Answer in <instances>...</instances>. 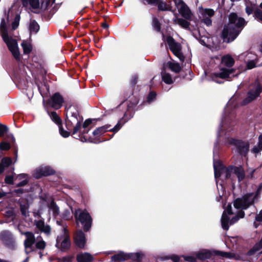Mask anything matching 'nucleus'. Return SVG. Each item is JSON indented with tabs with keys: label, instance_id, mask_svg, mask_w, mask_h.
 <instances>
[{
	"label": "nucleus",
	"instance_id": "42",
	"mask_svg": "<svg viewBox=\"0 0 262 262\" xmlns=\"http://www.w3.org/2000/svg\"><path fill=\"white\" fill-rule=\"evenodd\" d=\"M138 75L137 74H134L132 76L130 80L129 81L130 88L128 90H133L134 91V88L138 81Z\"/></svg>",
	"mask_w": 262,
	"mask_h": 262
},
{
	"label": "nucleus",
	"instance_id": "55",
	"mask_svg": "<svg viewBox=\"0 0 262 262\" xmlns=\"http://www.w3.org/2000/svg\"><path fill=\"white\" fill-rule=\"evenodd\" d=\"M61 216L63 219L66 220H70L72 218L70 210L68 209L64 210Z\"/></svg>",
	"mask_w": 262,
	"mask_h": 262
},
{
	"label": "nucleus",
	"instance_id": "45",
	"mask_svg": "<svg viewBox=\"0 0 262 262\" xmlns=\"http://www.w3.org/2000/svg\"><path fill=\"white\" fill-rule=\"evenodd\" d=\"M162 260H166L171 259L173 262H179L180 261V257L178 255L172 254L171 255L164 256L161 258Z\"/></svg>",
	"mask_w": 262,
	"mask_h": 262
},
{
	"label": "nucleus",
	"instance_id": "4",
	"mask_svg": "<svg viewBox=\"0 0 262 262\" xmlns=\"http://www.w3.org/2000/svg\"><path fill=\"white\" fill-rule=\"evenodd\" d=\"M235 71L234 69L221 68L220 72L212 73V78L213 81L221 84L224 82L217 80L218 78L231 79L232 77L237 76L239 74L238 73H235Z\"/></svg>",
	"mask_w": 262,
	"mask_h": 262
},
{
	"label": "nucleus",
	"instance_id": "34",
	"mask_svg": "<svg viewBox=\"0 0 262 262\" xmlns=\"http://www.w3.org/2000/svg\"><path fill=\"white\" fill-rule=\"evenodd\" d=\"M29 208V204L28 203V201L26 200L24 202H21L20 203V210L21 214L26 217L28 215L27 214V211Z\"/></svg>",
	"mask_w": 262,
	"mask_h": 262
},
{
	"label": "nucleus",
	"instance_id": "59",
	"mask_svg": "<svg viewBox=\"0 0 262 262\" xmlns=\"http://www.w3.org/2000/svg\"><path fill=\"white\" fill-rule=\"evenodd\" d=\"M159 1V0H142V2L144 5L156 6Z\"/></svg>",
	"mask_w": 262,
	"mask_h": 262
},
{
	"label": "nucleus",
	"instance_id": "16",
	"mask_svg": "<svg viewBox=\"0 0 262 262\" xmlns=\"http://www.w3.org/2000/svg\"><path fill=\"white\" fill-rule=\"evenodd\" d=\"M74 242L75 245L81 249H84L86 239L84 232L79 229L77 230L74 236Z\"/></svg>",
	"mask_w": 262,
	"mask_h": 262
},
{
	"label": "nucleus",
	"instance_id": "14",
	"mask_svg": "<svg viewBox=\"0 0 262 262\" xmlns=\"http://www.w3.org/2000/svg\"><path fill=\"white\" fill-rule=\"evenodd\" d=\"M262 92V86L258 83L255 89H251L247 93V97L243 100V104L247 105L256 99Z\"/></svg>",
	"mask_w": 262,
	"mask_h": 262
},
{
	"label": "nucleus",
	"instance_id": "2",
	"mask_svg": "<svg viewBox=\"0 0 262 262\" xmlns=\"http://www.w3.org/2000/svg\"><path fill=\"white\" fill-rule=\"evenodd\" d=\"M77 224L80 223L84 232H88L92 227L93 219L90 213L85 210L75 209L73 213Z\"/></svg>",
	"mask_w": 262,
	"mask_h": 262
},
{
	"label": "nucleus",
	"instance_id": "39",
	"mask_svg": "<svg viewBox=\"0 0 262 262\" xmlns=\"http://www.w3.org/2000/svg\"><path fill=\"white\" fill-rule=\"evenodd\" d=\"M13 163L12 159L9 157H5L1 160L0 164L3 167L4 169L9 167Z\"/></svg>",
	"mask_w": 262,
	"mask_h": 262
},
{
	"label": "nucleus",
	"instance_id": "19",
	"mask_svg": "<svg viewBox=\"0 0 262 262\" xmlns=\"http://www.w3.org/2000/svg\"><path fill=\"white\" fill-rule=\"evenodd\" d=\"M213 255H214L213 251L211 252L207 249H203L196 253V258L201 260L210 259Z\"/></svg>",
	"mask_w": 262,
	"mask_h": 262
},
{
	"label": "nucleus",
	"instance_id": "27",
	"mask_svg": "<svg viewBox=\"0 0 262 262\" xmlns=\"http://www.w3.org/2000/svg\"><path fill=\"white\" fill-rule=\"evenodd\" d=\"M230 221V217L227 214L226 211H224L221 218L222 227L224 230H228L229 229Z\"/></svg>",
	"mask_w": 262,
	"mask_h": 262
},
{
	"label": "nucleus",
	"instance_id": "50",
	"mask_svg": "<svg viewBox=\"0 0 262 262\" xmlns=\"http://www.w3.org/2000/svg\"><path fill=\"white\" fill-rule=\"evenodd\" d=\"M11 148L10 144L8 142H2L0 143V150L2 151H8Z\"/></svg>",
	"mask_w": 262,
	"mask_h": 262
},
{
	"label": "nucleus",
	"instance_id": "64",
	"mask_svg": "<svg viewBox=\"0 0 262 262\" xmlns=\"http://www.w3.org/2000/svg\"><path fill=\"white\" fill-rule=\"evenodd\" d=\"M254 9L252 6H246L245 8L246 13L248 15H250L254 12Z\"/></svg>",
	"mask_w": 262,
	"mask_h": 262
},
{
	"label": "nucleus",
	"instance_id": "21",
	"mask_svg": "<svg viewBox=\"0 0 262 262\" xmlns=\"http://www.w3.org/2000/svg\"><path fill=\"white\" fill-rule=\"evenodd\" d=\"M111 127V125L106 124L103 126L97 127L93 132V135L96 136L95 138H99V137L105 133L107 132H109V128Z\"/></svg>",
	"mask_w": 262,
	"mask_h": 262
},
{
	"label": "nucleus",
	"instance_id": "47",
	"mask_svg": "<svg viewBox=\"0 0 262 262\" xmlns=\"http://www.w3.org/2000/svg\"><path fill=\"white\" fill-rule=\"evenodd\" d=\"M50 207L53 211V213L54 216H57L59 214V208L55 202L52 201L51 203Z\"/></svg>",
	"mask_w": 262,
	"mask_h": 262
},
{
	"label": "nucleus",
	"instance_id": "44",
	"mask_svg": "<svg viewBox=\"0 0 262 262\" xmlns=\"http://www.w3.org/2000/svg\"><path fill=\"white\" fill-rule=\"evenodd\" d=\"M234 166L230 165L227 167H225L224 172L225 173V179H231V174L233 173Z\"/></svg>",
	"mask_w": 262,
	"mask_h": 262
},
{
	"label": "nucleus",
	"instance_id": "12",
	"mask_svg": "<svg viewBox=\"0 0 262 262\" xmlns=\"http://www.w3.org/2000/svg\"><path fill=\"white\" fill-rule=\"evenodd\" d=\"M64 102V98L59 92L55 93L46 100L47 104L56 110L60 109Z\"/></svg>",
	"mask_w": 262,
	"mask_h": 262
},
{
	"label": "nucleus",
	"instance_id": "56",
	"mask_svg": "<svg viewBox=\"0 0 262 262\" xmlns=\"http://www.w3.org/2000/svg\"><path fill=\"white\" fill-rule=\"evenodd\" d=\"M8 131V127L4 124L0 123V137L4 136L5 134Z\"/></svg>",
	"mask_w": 262,
	"mask_h": 262
},
{
	"label": "nucleus",
	"instance_id": "5",
	"mask_svg": "<svg viewBox=\"0 0 262 262\" xmlns=\"http://www.w3.org/2000/svg\"><path fill=\"white\" fill-rule=\"evenodd\" d=\"M64 233L57 236L55 246L61 251L64 252L69 250L71 246V241L68 230L64 229Z\"/></svg>",
	"mask_w": 262,
	"mask_h": 262
},
{
	"label": "nucleus",
	"instance_id": "23",
	"mask_svg": "<svg viewBox=\"0 0 262 262\" xmlns=\"http://www.w3.org/2000/svg\"><path fill=\"white\" fill-rule=\"evenodd\" d=\"M76 258L78 262H91L93 260V257L87 252L77 254Z\"/></svg>",
	"mask_w": 262,
	"mask_h": 262
},
{
	"label": "nucleus",
	"instance_id": "25",
	"mask_svg": "<svg viewBox=\"0 0 262 262\" xmlns=\"http://www.w3.org/2000/svg\"><path fill=\"white\" fill-rule=\"evenodd\" d=\"M221 62L226 67L231 68L234 65L235 60L230 55H227L222 57Z\"/></svg>",
	"mask_w": 262,
	"mask_h": 262
},
{
	"label": "nucleus",
	"instance_id": "17",
	"mask_svg": "<svg viewBox=\"0 0 262 262\" xmlns=\"http://www.w3.org/2000/svg\"><path fill=\"white\" fill-rule=\"evenodd\" d=\"M90 128H83V130L80 132L77 136L74 137V138L80 140L81 141L89 142L90 143L98 144L102 142L100 138H92L91 137H87L84 135L86 134L90 131Z\"/></svg>",
	"mask_w": 262,
	"mask_h": 262
},
{
	"label": "nucleus",
	"instance_id": "10",
	"mask_svg": "<svg viewBox=\"0 0 262 262\" xmlns=\"http://www.w3.org/2000/svg\"><path fill=\"white\" fill-rule=\"evenodd\" d=\"M166 41L172 53L177 56L181 61H184L185 56L181 52L182 48L181 45L176 42L173 38L170 36L167 37Z\"/></svg>",
	"mask_w": 262,
	"mask_h": 262
},
{
	"label": "nucleus",
	"instance_id": "60",
	"mask_svg": "<svg viewBox=\"0 0 262 262\" xmlns=\"http://www.w3.org/2000/svg\"><path fill=\"white\" fill-rule=\"evenodd\" d=\"M13 179L14 176L13 175H8L6 176L5 178V182L9 185H13Z\"/></svg>",
	"mask_w": 262,
	"mask_h": 262
},
{
	"label": "nucleus",
	"instance_id": "37",
	"mask_svg": "<svg viewBox=\"0 0 262 262\" xmlns=\"http://www.w3.org/2000/svg\"><path fill=\"white\" fill-rule=\"evenodd\" d=\"M214 255L220 256L227 258H232L233 257L234 254L231 252H224L219 250L213 251Z\"/></svg>",
	"mask_w": 262,
	"mask_h": 262
},
{
	"label": "nucleus",
	"instance_id": "24",
	"mask_svg": "<svg viewBox=\"0 0 262 262\" xmlns=\"http://www.w3.org/2000/svg\"><path fill=\"white\" fill-rule=\"evenodd\" d=\"M188 20H187L185 18L183 19L182 18L176 17L174 19L173 21L175 24H178L182 28L186 30H190L189 27L190 23Z\"/></svg>",
	"mask_w": 262,
	"mask_h": 262
},
{
	"label": "nucleus",
	"instance_id": "15",
	"mask_svg": "<svg viewBox=\"0 0 262 262\" xmlns=\"http://www.w3.org/2000/svg\"><path fill=\"white\" fill-rule=\"evenodd\" d=\"M174 3L177 7L180 6L179 12L182 16L187 20H191L192 14L188 6L182 0H179V2L174 0Z\"/></svg>",
	"mask_w": 262,
	"mask_h": 262
},
{
	"label": "nucleus",
	"instance_id": "52",
	"mask_svg": "<svg viewBox=\"0 0 262 262\" xmlns=\"http://www.w3.org/2000/svg\"><path fill=\"white\" fill-rule=\"evenodd\" d=\"M254 17L262 22V10L256 8L254 12Z\"/></svg>",
	"mask_w": 262,
	"mask_h": 262
},
{
	"label": "nucleus",
	"instance_id": "6",
	"mask_svg": "<svg viewBox=\"0 0 262 262\" xmlns=\"http://www.w3.org/2000/svg\"><path fill=\"white\" fill-rule=\"evenodd\" d=\"M2 38L15 60L19 61L20 60V52L16 39L9 35Z\"/></svg>",
	"mask_w": 262,
	"mask_h": 262
},
{
	"label": "nucleus",
	"instance_id": "53",
	"mask_svg": "<svg viewBox=\"0 0 262 262\" xmlns=\"http://www.w3.org/2000/svg\"><path fill=\"white\" fill-rule=\"evenodd\" d=\"M214 170L217 169H224L225 166L223 164L220 160L214 162L213 164Z\"/></svg>",
	"mask_w": 262,
	"mask_h": 262
},
{
	"label": "nucleus",
	"instance_id": "9",
	"mask_svg": "<svg viewBox=\"0 0 262 262\" xmlns=\"http://www.w3.org/2000/svg\"><path fill=\"white\" fill-rule=\"evenodd\" d=\"M227 24L234 28L243 30L247 25V21L243 17L238 16L236 13L232 12L228 16Z\"/></svg>",
	"mask_w": 262,
	"mask_h": 262
},
{
	"label": "nucleus",
	"instance_id": "46",
	"mask_svg": "<svg viewBox=\"0 0 262 262\" xmlns=\"http://www.w3.org/2000/svg\"><path fill=\"white\" fill-rule=\"evenodd\" d=\"M157 93L155 91H150L146 97L147 102L150 103L156 100L157 97Z\"/></svg>",
	"mask_w": 262,
	"mask_h": 262
},
{
	"label": "nucleus",
	"instance_id": "62",
	"mask_svg": "<svg viewBox=\"0 0 262 262\" xmlns=\"http://www.w3.org/2000/svg\"><path fill=\"white\" fill-rule=\"evenodd\" d=\"M51 228L49 225H44V227L42 228L40 232H43L47 234H50L51 233Z\"/></svg>",
	"mask_w": 262,
	"mask_h": 262
},
{
	"label": "nucleus",
	"instance_id": "26",
	"mask_svg": "<svg viewBox=\"0 0 262 262\" xmlns=\"http://www.w3.org/2000/svg\"><path fill=\"white\" fill-rule=\"evenodd\" d=\"M233 173L236 174L239 182L243 180L245 178V172L243 168L241 166L237 167L234 166Z\"/></svg>",
	"mask_w": 262,
	"mask_h": 262
},
{
	"label": "nucleus",
	"instance_id": "22",
	"mask_svg": "<svg viewBox=\"0 0 262 262\" xmlns=\"http://www.w3.org/2000/svg\"><path fill=\"white\" fill-rule=\"evenodd\" d=\"M253 193H247L244 194L242 197L245 204L244 208L247 209L250 206L254 204V200L252 199Z\"/></svg>",
	"mask_w": 262,
	"mask_h": 262
},
{
	"label": "nucleus",
	"instance_id": "31",
	"mask_svg": "<svg viewBox=\"0 0 262 262\" xmlns=\"http://www.w3.org/2000/svg\"><path fill=\"white\" fill-rule=\"evenodd\" d=\"M143 254L140 252L131 253L128 254V259H131L136 262H142Z\"/></svg>",
	"mask_w": 262,
	"mask_h": 262
},
{
	"label": "nucleus",
	"instance_id": "41",
	"mask_svg": "<svg viewBox=\"0 0 262 262\" xmlns=\"http://www.w3.org/2000/svg\"><path fill=\"white\" fill-rule=\"evenodd\" d=\"M162 79L163 81L167 84H170L173 83L170 74L166 72L162 73Z\"/></svg>",
	"mask_w": 262,
	"mask_h": 262
},
{
	"label": "nucleus",
	"instance_id": "57",
	"mask_svg": "<svg viewBox=\"0 0 262 262\" xmlns=\"http://www.w3.org/2000/svg\"><path fill=\"white\" fill-rule=\"evenodd\" d=\"M203 18L201 21L205 24L207 27H210L212 25V21L211 19L208 17L203 16Z\"/></svg>",
	"mask_w": 262,
	"mask_h": 262
},
{
	"label": "nucleus",
	"instance_id": "28",
	"mask_svg": "<svg viewBox=\"0 0 262 262\" xmlns=\"http://www.w3.org/2000/svg\"><path fill=\"white\" fill-rule=\"evenodd\" d=\"M156 6H158L159 11H172V7L171 5L166 4L164 2V0H159L158 4H156Z\"/></svg>",
	"mask_w": 262,
	"mask_h": 262
},
{
	"label": "nucleus",
	"instance_id": "20",
	"mask_svg": "<svg viewBox=\"0 0 262 262\" xmlns=\"http://www.w3.org/2000/svg\"><path fill=\"white\" fill-rule=\"evenodd\" d=\"M26 236V239L24 242V245L26 248H30L32 245L35 243V238L34 234L29 231L24 233Z\"/></svg>",
	"mask_w": 262,
	"mask_h": 262
},
{
	"label": "nucleus",
	"instance_id": "13",
	"mask_svg": "<svg viewBox=\"0 0 262 262\" xmlns=\"http://www.w3.org/2000/svg\"><path fill=\"white\" fill-rule=\"evenodd\" d=\"M48 113L52 121L58 126L60 135L64 138L69 137L71 135V133L64 129L62 126V120L57 113L55 111H48Z\"/></svg>",
	"mask_w": 262,
	"mask_h": 262
},
{
	"label": "nucleus",
	"instance_id": "58",
	"mask_svg": "<svg viewBox=\"0 0 262 262\" xmlns=\"http://www.w3.org/2000/svg\"><path fill=\"white\" fill-rule=\"evenodd\" d=\"M29 2L31 7L33 9H37L39 7V0H29Z\"/></svg>",
	"mask_w": 262,
	"mask_h": 262
},
{
	"label": "nucleus",
	"instance_id": "29",
	"mask_svg": "<svg viewBox=\"0 0 262 262\" xmlns=\"http://www.w3.org/2000/svg\"><path fill=\"white\" fill-rule=\"evenodd\" d=\"M0 33L2 38L9 35L8 28L5 18H2L0 24Z\"/></svg>",
	"mask_w": 262,
	"mask_h": 262
},
{
	"label": "nucleus",
	"instance_id": "40",
	"mask_svg": "<svg viewBox=\"0 0 262 262\" xmlns=\"http://www.w3.org/2000/svg\"><path fill=\"white\" fill-rule=\"evenodd\" d=\"M21 46L23 49L24 54H29L32 51V46L31 43H27L25 41H23Z\"/></svg>",
	"mask_w": 262,
	"mask_h": 262
},
{
	"label": "nucleus",
	"instance_id": "51",
	"mask_svg": "<svg viewBox=\"0 0 262 262\" xmlns=\"http://www.w3.org/2000/svg\"><path fill=\"white\" fill-rule=\"evenodd\" d=\"M214 15V11L212 9L206 8L204 10L203 16L211 17Z\"/></svg>",
	"mask_w": 262,
	"mask_h": 262
},
{
	"label": "nucleus",
	"instance_id": "1",
	"mask_svg": "<svg viewBox=\"0 0 262 262\" xmlns=\"http://www.w3.org/2000/svg\"><path fill=\"white\" fill-rule=\"evenodd\" d=\"M66 116L64 119L67 129L73 135H75L81 127V123L83 118L80 115L77 106H70L65 108Z\"/></svg>",
	"mask_w": 262,
	"mask_h": 262
},
{
	"label": "nucleus",
	"instance_id": "61",
	"mask_svg": "<svg viewBox=\"0 0 262 262\" xmlns=\"http://www.w3.org/2000/svg\"><path fill=\"white\" fill-rule=\"evenodd\" d=\"M185 260L189 262H196V259H198L196 257H194L193 256H184L183 255Z\"/></svg>",
	"mask_w": 262,
	"mask_h": 262
},
{
	"label": "nucleus",
	"instance_id": "63",
	"mask_svg": "<svg viewBox=\"0 0 262 262\" xmlns=\"http://www.w3.org/2000/svg\"><path fill=\"white\" fill-rule=\"evenodd\" d=\"M256 67V62L253 60H249L247 63V68L248 69H252Z\"/></svg>",
	"mask_w": 262,
	"mask_h": 262
},
{
	"label": "nucleus",
	"instance_id": "18",
	"mask_svg": "<svg viewBox=\"0 0 262 262\" xmlns=\"http://www.w3.org/2000/svg\"><path fill=\"white\" fill-rule=\"evenodd\" d=\"M55 173V171L50 166H46L36 170L34 173V177L36 179H40L42 177L52 176Z\"/></svg>",
	"mask_w": 262,
	"mask_h": 262
},
{
	"label": "nucleus",
	"instance_id": "54",
	"mask_svg": "<svg viewBox=\"0 0 262 262\" xmlns=\"http://www.w3.org/2000/svg\"><path fill=\"white\" fill-rule=\"evenodd\" d=\"M46 246V243L43 240L38 241L35 244V247L37 249L43 250L45 248Z\"/></svg>",
	"mask_w": 262,
	"mask_h": 262
},
{
	"label": "nucleus",
	"instance_id": "43",
	"mask_svg": "<svg viewBox=\"0 0 262 262\" xmlns=\"http://www.w3.org/2000/svg\"><path fill=\"white\" fill-rule=\"evenodd\" d=\"M152 26L157 32H160L161 30V24L159 19L155 17L152 18Z\"/></svg>",
	"mask_w": 262,
	"mask_h": 262
},
{
	"label": "nucleus",
	"instance_id": "30",
	"mask_svg": "<svg viewBox=\"0 0 262 262\" xmlns=\"http://www.w3.org/2000/svg\"><path fill=\"white\" fill-rule=\"evenodd\" d=\"M127 113L125 112L124 114V116L123 118H122L120 120H119L117 124L112 128H109V132H113L114 133H117L122 127V125L121 124V121L124 120V122H126L128 119H129L130 118L133 117V116L130 115L129 117L127 119H126Z\"/></svg>",
	"mask_w": 262,
	"mask_h": 262
},
{
	"label": "nucleus",
	"instance_id": "3",
	"mask_svg": "<svg viewBox=\"0 0 262 262\" xmlns=\"http://www.w3.org/2000/svg\"><path fill=\"white\" fill-rule=\"evenodd\" d=\"M242 31L228 24H225L222 31L221 37L224 41L230 43L233 41L237 37Z\"/></svg>",
	"mask_w": 262,
	"mask_h": 262
},
{
	"label": "nucleus",
	"instance_id": "32",
	"mask_svg": "<svg viewBox=\"0 0 262 262\" xmlns=\"http://www.w3.org/2000/svg\"><path fill=\"white\" fill-rule=\"evenodd\" d=\"M128 254L120 252L112 256V259L115 261H123L128 260Z\"/></svg>",
	"mask_w": 262,
	"mask_h": 262
},
{
	"label": "nucleus",
	"instance_id": "48",
	"mask_svg": "<svg viewBox=\"0 0 262 262\" xmlns=\"http://www.w3.org/2000/svg\"><path fill=\"white\" fill-rule=\"evenodd\" d=\"M100 120V118H98V119L89 118V119H87L84 121V122L83 123L82 125L81 124V126H82V127L83 128L85 129V128H88V126L90 125H91V124H92L93 121H95L96 122L97 120Z\"/></svg>",
	"mask_w": 262,
	"mask_h": 262
},
{
	"label": "nucleus",
	"instance_id": "33",
	"mask_svg": "<svg viewBox=\"0 0 262 262\" xmlns=\"http://www.w3.org/2000/svg\"><path fill=\"white\" fill-rule=\"evenodd\" d=\"M29 29L30 33H33L36 34L39 31L40 26L35 20L32 19L30 20Z\"/></svg>",
	"mask_w": 262,
	"mask_h": 262
},
{
	"label": "nucleus",
	"instance_id": "49",
	"mask_svg": "<svg viewBox=\"0 0 262 262\" xmlns=\"http://www.w3.org/2000/svg\"><path fill=\"white\" fill-rule=\"evenodd\" d=\"M74 257L73 255H69L58 258V262H72Z\"/></svg>",
	"mask_w": 262,
	"mask_h": 262
},
{
	"label": "nucleus",
	"instance_id": "11",
	"mask_svg": "<svg viewBox=\"0 0 262 262\" xmlns=\"http://www.w3.org/2000/svg\"><path fill=\"white\" fill-rule=\"evenodd\" d=\"M0 238L4 246L13 251L16 249L17 245L13 235L9 231H4L1 233Z\"/></svg>",
	"mask_w": 262,
	"mask_h": 262
},
{
	"label": "nucleus",
	"instance_id": "8",
	"mask_svg": "<svg viewBox=\"0 0 262 262\" xmlns=\"http://www.w3.org/2000/svg\"><path fill=\"white\" fill-rule=\"evenodd\" d=\"M123 97L124 98V100L121 103V104L129 99L127 107V111L128 112L133 111L134 108L138 104L140 100L139 95H135L133 90H126L124 91Z\"/></svg>",
	"mask_w": 262,
	"mask_h": 262
},
{
	"label": "nucleus",
	"instance_id": "36",
	"mask_svg": "<svg viewBox=\"0 0 262 262\" xmlns=\"http://www.w3.org/2000/svg\"><path fill=\"white\" fill-rule=\"evenodd\" d=\"M168 68L173 72L179 73L181 71V67L178 62H172L169 61L167 63Z\"/></svg>",
	"mask_w": 262,
	"mask_h": 262
},
{
	"label": "nucleus",
	"instance_id": "7",
	"mask_svg": "<svg viewBox=\"0 0 262 262\" xmlns=\"http://www.w3.org/2000/svg\"><path fill=\"white\" fill-rule=\"evenodd\" d=\"M230 145L236 147L237 151L241 156L246 157L249 150V143L240 139L231 138L229 140Z\"/></svg>",
	"mask_w": 262,
	"mask_h": 262
},
{
	"label": "nucleus",
	"instance_id": "35",
	"mask_svg": "<svg viewBox=\"0 0 262 262\" xmlns=\"http://www.w3.org/2000/svg\"><path fill=\"white\" fill-rule=\"evenodd\" d=\"M258 140L257 144L252 149V151L254 154H258L262 150V134L258 136Z\"/></svg>",
	"mask_w": 262,
	"mask_h": 262
},
{
	"label": "nucleus",
	"instance_id": "38",
	"mask_svg": "<svg viewBox=\"0 0 262 262\" xmlns=\"http://www.w3.org/2000/svg\"><path fill=\"white\" fill-rule=\"evenodd\" d=\"M234 207L237 209H242L243 210H246V208H244V203L242 198H237L234 200L233 202Z\"/></svg>",
	"mask_w": 262,
	"mask_h": 262
}]
</instances>
